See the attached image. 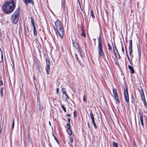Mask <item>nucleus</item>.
<instances>
[{"label": "nucleus", "instance_id": "nucleus-1", "mask_svg": "<svg viewBox=\"0 0 147 147\" xmlns=\"http://www.w3.org/2000/svg\"><path fill=\"white\" fill-rule=\"evenodd\" d=\"M15 8L16 3L13 0L6 1L2 6L3 11L7 14H9L12 12Z\"/></svg>", "mask_w": 147, "mask_h": 147}, {"label": "nucleus", "instance_id": "nucleus-2", "mask_svg": "<svg viewBox=\"0 0 147 147\" xmlns=\"http://www.w3.org/2000/svg\"><path fill=\"white\" fill-rule=\"evenodd\" d=\"M20 12L17 9L12 15L11 22L13 24H16L18 22Z\"/></svg>", "mask_w": 147, "mask_h": 147}, {"label": "nucleus", "instance_id": "nucleus-3", "mask_svg": "<svg viewBox=\"0 0 147 147\" xmlns=\"http://www.w3.org/2000/svg\"><path fill=\"white\" fill-rule=\"evenodd\" d=\"M98 52L100 57L104 56V54L103 53L100 37L98 38Z\"/></svg>", "mask_w": 147, "mask_h": 147}, {"label": "nucleus", "instance_id": "nucleus-4", "mask_svg": "<svg viewBox=\"0 0 147 147\" xmlns=\"http://www.w3.org/2000/svg\"><path fill=\"white\" fill-rule=\"evenodd\" d=\"M73 44L75 48L76 49L78 52L80 53V55L82 57L84 55V53L82 49L79 47L78 44L76 42H73Z\"/></svg>", "mask_w": 147, "mask_h": 147}, {"label": "nucleus", "instance_id": "nucleus-5", "mask_svg": "<svg viewBox=\"0 0 147 147\" xmlns=\"http://www.w3.org/2000/svg\"><path fill=\"white\" fill-rule=\"evenodd\" d=\"M124 96L125 101L128 103L129 102V98L127 90V88H124Z\"/></svg>", "mask_w": 147, "mask_h": 147}, {"label": "nucleus", "instance_id": "nucleus-6", "mask_svg": "<svg viewBox=\"0 0 147 147\" xmlns=\"http://www.w3.org/2000/svg\"><path fill=\"white\" fill-rule=\"evenodd\" d=\"M50 62L49 60H48L47 59H46V69L47 71V74H49L50 73Z\"/></svg>", "mask_w": 147, "mask_h": 147}, {"label": "nucleus", "instance_id": "nucleus-7", "mask_svg": "<svg viewBox=\"0 0 147 147\" xmlns=\"http://www.w3.org/2000/svg\"><path fill=\"white\" fill-rule=\"evenodd\" d=\"M58 32L59 36L63 38L64 35V32L63 27L57 29Z\"/></svg>", "mask_w": 147, "mask_h": 147}, {"label": "nucleus", "instance_id": "nucleus-8", "mask_svg": "<svg viewBox=\"0 0 147 147\" xmlns=\"http://www.w3.org/2000/svg\"><path fill=\"white\" fill-rule=\"evenodd\" d=\"M113 93L115 100L118 103H119L120 101L117 95V90L115 89H114L113 90Z\"/></svg>", "mask_w": 147, "mask_h": 147}, {"label": "nucleus", "instance_id": "nucleus-9", "mask_svg": "<svg viewBox=\"0 0 147 147\" xmlns=\"http://www.w3.org/2000/svg\"><path fill=\"white\" fill-rule=\"evenodd\" d=\"M129 53L130 56L132 57V40H130V42L129 43Z\"/></svg>", "mask_w": 147, "mask_h": 147}, {"label": "nucleus", "instance_id": "nucleus-10", "mask_svg": "<svg viewBox=\"0 0 147 147\" xmlns=\"http://www.w3.org/2000/svg\"><path fill=\"white\" fill-rule=\"evenodd\" d=\"M55 24L57 29L62 27V24L61 21L57 20L55 22Z\"/></svg>", "mask_w": 147, "mask_h": 147}, {"label": "nucleus", "instance_id": "nucleus-11", "mask_svg": "<svg viewBox=\"0 0 147 147\" xmlns=\"http://www.w3.org/2000/svg\"><path fill=\"white\" fill-rule=\"evenodd\" d=\"M141 97L142 100L143 101L144 106H145L146 107H147V104L145 100L144 94L143 92L141 94Z\"/></svg>", "mask_w": 147, "mask_h": 147}, {"label": "nucleus", "instance_id": "nucleus-12", "mask_svg": "<svg viewBox=\"0 0 147 147\" xmlns=\"http://www.w3.org/2000/svg\"><path fill=\"white\" fill-rule=\"evenodd\" d=\"M24 2L25 3L26 5H27L30 3H31L32 4H34V2L32 0H24Z\"/></svg>", "mask_w": 147, "mask_h": 147}, {"label": "nucleus", "instance_id": "nucleus-13", "mask_svg": "<svg viewBox=\"0 0 147 147\" xmlns=\"http://www.w3.org/2000/svg\"><path fill=\"white\" fill-rule=\"evenodd\" d=\"M140 120L142 126H143L144 123L143 122V114L142 113H140Z\"/></svg>", "mask_w": 147, "mask_h": 147}, {"label": "nucleus", "instance_id": "nucleus-14", "mask_svg": "<svg viewBox=\"0 0 147 147\" xmlns=\"http://www.w3.org/2000/svg\"><path fill=\"white\" fill-rule=\"evenodd\" d=\"M3 54L2 51L0 49V62H1L3 61Z\"/></svg>", "mask_w": 147, "mask_h": 147}, {"label": "nucleus", "instance_id": "nucleus-15", "mask_svg": "<svg viewBox=\"0 0 147 147\" xmlns=\"http://www.w3.org/2000/svg\"><path fill=\"white\" fill-rule=\"evenodd\" d=\"M62 97L66 100H67L69 98V97L66 94H63Z\"/></svg>", "mask_w": 147, "mask_h": 147}, {"label": "nucleus", "instance_id": "nucleus-16", "mask_svg": "<svg viewBox=\"0 0 147 147\" xmlns=\"http://www.w3.org/2000/svg\"><path fill=\"white\" fill-rule=\"evenodd\" d=\"M128 67L129 69L131 70L132 74H134V71L133 67L129 65H128Z\"/></svg>", "mask_w": 147, "mask_h": 147}, {"label": "nucleus", "instance_id": "nucleus-17", "mask_svg": "<svg viewBox=\"0 0 147 147\" xmlns=\"http://www.w3.org/2000/svg\"><path fill=\"white\" fill-rule=\"evenodd\" d=\"M116 57L118 59H119L120 58V55L118 53V51L116 52L115 53H114Z\"/></svg>", "mask_w": 147, "mask_h": 147}, {"label": "nucleus", "instance_id": "nucleus-18", "mask_svg": "<svg viewBox=\"0 0 147 147\" xmlns=\"http://www.w3.org/2000/svg\"><path fill=\"white\" fill-rule=\"evenodd\" d=\"M33 32H34V35H37V32L36 29V28L35 26L33 27Z\"/></svg>", "mask_w": 147, "mask_h": 147}, {"label": "nucleus", "instance_id": "nucleus-19", "mask_svg": "<svg viewBox=\"0 0 147 147\" xmlns=\"http://www.w3.org/2000/svg\"><path fill=\"white\" fill-rule=\"evenodd\" d=\"M31 21L33 27H35V26L34 24V20L32 17L31 18Z\"/></svg>", "mask_w": 147, "mask_h": 147}, {"label": "nucleus", "instance_id": "nucleus-20", "mask_svg": "<svg viewBox=\"0 0 147 147\" xmlns=\"http://www.w3.org/2000/svg\"><path fill=\"white\" fill-rule=\"evenodd\" d=\"M67 132L68 133V134L70 135H71L72 134V132L71 130V129L70 128L69 129H67Z\"/></svg>", "mask_w": 147, "mask_h": 147}, {"label": "nucleus", "instance_id": "nucleus-21", "mask_svg": "<svg viewBox=\"0 0 147 147\" xmlns=\"http://www.w3.org/2000/svg\"><path fill=\"white\" fill-rule=\"evenodd\" d=\"M82 33L81 34V35L85 37L86 35V33H85L83 29H82Z\"/></svg>", "mask_w": 147, "mask_h": 147}, {"label": "nucleus", "instance_id": "nucleus-22", "mask_svg": "<svg viewBox=\"0 0 147 147\" xmlns=\"http://www.w3.org/2000/svg\"><path fill=\"white\" fill-rule=\"evenodd\" d=\"M90 115L91 118V119H94V115L92 113V110H90Z\"/></svg>", "mask_w": 147, "mask_h": 147}, {"label": "nucleus", "instance_id": "nucleus-23", "mask_svg": "<svg viewBox=\"0 0 147 147\" xmlns=\"http://www.w3.org/2000/svg\"><path fill=\"white\" fill-rule=\"evenodd\" d=\"M113 147H118V144L115 142H113Z\"/></svg>", "mask_w": 147, "mask_h": 147}, {"label": "nucleus", "instance_id": "nucleus-24", "mask_svg": "<svg viewBox=\"0 0 147 147\" xmlns=\"http://www.w3.org/2000/svg\"><path fill=\"white\" fill-rule=\"evenodd\" d=\"M113 48L114 53H115L116 52H117V51H118L115 45H114V46L113 47Z\"/></svg>", "mask_w": 147, "mask_h": 147}, {"label": "nucleus", "instance_id": "nucleus-25", "mask_svg": "<svg viewBox=\"0 0 147 147\" xmlns=\"http://www.w3.org/2000/svg\"><path fill=\"white\" fill-rule=\"evenodd\" d=\"M61 92L63 94H64L66 93V91L65 89V88H62L61 89Z\"/></svg>", "mask_w": 147, "mask_h": 147}, {"label": "nucleus", "instance_id": "nucleus-26", "mask_svg": "<svg viewBox=\"0 0 147 147\" xmlns=\"http://www.w3.org/2000/svg\"><path fill=\"white\" fill-rule=\"evenodd\" d=\"M91 16L93 18H95V16L94 15L93 11L92 10L91 11Z\"/></svg>", "mask_w": 147, "mask_h": 147}, {"label": "nucleus", "instance_id": "nucleus-27", "mask_svg": "<svg viewBox=\"0 0 147 147\" xmlns=\"http://www.w3.org/2000/svg\"><path fill=\"white\" fill-rule=\"evenodd\" d=\"M61 106L62 108L63 109V110L64 111V112H66V109L65 107H64V105H61Z\"/></svg>", "mask_w": 147, "mask_h": 147}, {"label": "nucleus", "instance_id": "nucleus-28", "mask_svg": "<svg viewBox=\"0 0 147 147\" xmlns=\"http://www.w3.org/2000/svg\"><path fill=\"white\" fill-rule=\"evenodd\" d=\"M75 57L76 58V59L78 62H79L80 61L79 60V59L77 55L75 53Z\"/></svg>", "mask_w": 147, "mask_h": 147}, {"label": "nucleus", "instance_id": "nucleus-29", "mask_svg": "<svg viewBox=\"0 0 147 147\" xmlns=\"http://www.w3.org/2000/svg\"><path fill=\"white\" fill-rule=\"evenodd\" d=\"M107 45L108 46V49L109 50H111L112 49L110 45L108 43L107 44Z\"/></svg>", "mask_w": 147, "mask_h": 147}, {"label": "nucleus", "instance_id": "nucleus-30", "mask_svg": "<svg viewBox=\"0 0 147 147\" xmlns=\"http://www.w3.org/2000/svg\"><path fill=\"white\" fill-rule=\"evenodd\" d=\"M67 129L70 128V125L69 123H67Z\"/></svg>", "mask_w": 147, "mask_h": 147}, {"label": "nucleus", "instance_id": "nucleus-31", "mask_svg": "<svg viewBox=\"0 0 147 147\" xmlns=\"http://www.w3.org/2000/svg\"><path fill=\"white\" fill-rule=\"evenodd\" d=\"M126 55H127V58L128 59V60H129V62H130V63H131V61H130V59L129 58V56H128V55L127 53V49H126Z\"/></svg>", "mask_w": 147, "mask_h": 147}, {"label": "nucleus", "instance_id": "nucleus-32", "mask_svg": "<svg viewBox=\"0 0 147 147\" xmlns=\"http://www.w3.org/2000/svg\"><path fill=\"white\" fill-rule=\"evenodd\" d=\"M83 100L84 102H86L87 101V99L85 95L84 96H83Z\"/></svg>", "mask_w": 147, "mask_h": 147}, {"label": "nucleus", "instance_id": "nucleus-33", "mask_svg": "<svg viewBox=\"0 0 147 147\" xmlns=\"http://www.w3.org/2000/svg\"><path fill=\"white\" fill-rule=\"evenodd\" d=\"M76 110H75L74 112V117H76Z\"/></svg>", "mask_w": 147, "mask_h": 147}, {"label": "nucleus", "instance_id": "nucleus-34", "mask_svg": "<svg viewBox=\"0 0 147 147\" xmlns=\"http://www.w3.org/2000/svg\"><path fill=\"white\" fill-rule=\"evenodd\" d=\"M53 136L54 137V138H55V140H56V141L57 142V143H58V144H59V142L58 141L57 139L55 137V136L54 135H53Z\"/></svg>", "mask_w": 147, "mask_h": 147}, {"label": "nucleus", "instance_id": "nucleus-35", "mask_svg": "<svg viewBox=\"0 0 147 147\" xmlns=\"http://www.w3.org/2000/svg\"><path fill=\"white\" fill-rule=\"evenodd\" d=\"M123 44H122V46H121V49H122V52L123 53V54H124V48H123Z\"/></svg>", "mask_w": 147, "mask_h": 147}, {"label": "nucleus", "instance_id": "nucleus-36", "mask_svg": "<svg viewBox=\"0 0 147 147\" xmlns=\"http://www.w3.org/2000/svg\"><path fill=\"white\" fill-rule=\"evenodd\" d=\"M14 119L13 121V122L12 125V128L13 129L14 127Z\"/></svg>", "mask_w": 147, "mask_h": 147}, {"label": "nucleus", "instance_id": "nucleus-37", "mask_svg": "<svg viewBox=\"0 0 147 147\" xmlns=\"http://www.w3.org/2000/svg\"><path fill=\"white\" fill-rule=\"evenodd\" d=\"M138 55H139V58H140L141 53H140V51L139 49H138Z\"/></svg>", "mask_w": 147, "mask_h": 147}, {"label": "nucleus", "instance_id": "nucleus-38", "mask_svg": "<svg viewBox=\"0 0 147 147\" xmlns=\"http://www.w3.org/2000/svg\"><path fill=\"white\" fill-rule=\"evenodd\" d=\"M91 120H92V123H93V124L94 123H95L94 118L93 119H92Z\"/></svg>", "mask_w": 147, "mask_h": 147}, {"label": "nucleus", "instance_id": "nucleus-39", "mask_svg": "<svg viewBox=\"0 0 147 147\" xmlns=\"http://www.w3.org/2000/svg\"><path fill=\"white\" fill-rule=\"evenodd\" d=\"M56 92L57 93V94H59V89L58 88H57Z\"/></svg>", "mask_w": 147, "mask_h": 147}, {"label": "nucleus", "instance_id": "nucleus-40", "mask_svg": "<svg viewBox=\"0 0 147 147\" xmlns=\"http://www.w3.org/2000/svg\"><path fill=\"white\" fill-rule=\"evenodd\" d=\"M3 85V82L2 81H0V86H1Z\"/></svg>", "mask_w": 147, "mask_h": 147}, {"label": "nucleus", "instance_id": "nucleus-41", "mask_svg": "<svg viewBox=\"0 0 147 147\" xmlns=\"http://www.w3.org/2000/svg\"><path fill=\"white\" fill-rule=\"evenodd\" d=\"M93 125H94V128H95V129H96L97 128V126L96 124V123H94L93 124Z\"/></svg>", "mask_w": 147, "mask_h": 147}, {"label": "nucleus", "instance_id": "nucleus-42", "mask_svg": "<svg viewBox=\"0 0 147 147\" xmlns=\"http://www.w3.org/2000/svg\"><path fill=\"white\" fill-rule=\"evenodd\" d=\"M133 145L134 147H136L135 143L134 142H133Z\"/></svg>", "mask_w": 147, "mask_h": 147}, {"label": "nucleus", "instance_id": "nucleus-43", "mask_svg": "<svg viewBox=\"0 0 147 147\" xmlns=\"http://www.w3.org/2000/svg\"><path fill=\"white\" fill-rule=\"evenodd\" d=\"M70 142H73V139L72 138H70Z\"/></svg>", "mask_w": 147, "mask_h": 147}, {"label": "nucleus", "instance_id": "nucleus-44", "mask_svg": "<svg viewBox=\"0 0 147 147\" xmlns=\"http://www.w3.org/2000/svg\"><path fill=\"white\" fill-rule=\"evenodd\" d=\"M87 124H88V127L89 128H90L89 124V123L88 122Z\"/></svg>", "mask_w": 147, "mask_h": 147}, {"label": "nucleus", "instance_id": "nucleus-45", "mask_svg": "<svg viewBox=\"0 0 147 147\" xmlns=\"http://www.w3.org/2000/svg\"><path fill=\"white\" fill-rule=\"evenodd\" d=\"M70 114H67V116L68 117H70Z\"/></svg>", "mask_w": 147, "mask_h": 147}, {"label": "nucleus", "instance_id": "nucleus-46", "mask_svg": "<svg viewBox=\"0 0 147 147\" xmlns=\"http://www.w3.org/2000/svg\"><path fill=\"white\" fill-rule=\"evenodd\" d=\"M3 88L1 87V92H3Z\"/></svg>", "mask_w": 147, "mask_h": 147}, {"label": "nucleus", "instance_id": "nucleus-47", "mask_svg": "<svg viewBox=\"0 0 147 147\" xmlns=\"http://www.w3.org/2000/svg\"><path fill=\"white\" fill-rule=\"evenodd\" d=\"M68 121L69 122V123L70 121V119L68 118Z\"/></svg>", "mask_w": 147, "mask_h": 147}, {"label": "nucleus", "instance_id": "nucleus-48", "mask_svg": "<svg viewBox=\"0 0 147 147\" xmlns=\"http://www.w3.org/2000/svg\"><path fill=\"white\" fill-rule=\"evenodd\" d=\"M1 95L2 96H3V92H1Z\"/></svg>", "mask_w": 147, "mask_h": 147}, {"label": "nucleus", "instance_id": "nucleus-49", "mask_svg": "<svg viewBox=\"0 0 147 147\" xmlns=\"http://www.w3.org/2000/svg\"><path fill=\"white\" fill-rule=\"evenodd\" d=\"M29 137L30 138V133H29Z\"/></svg>", "mask_w": 147, "mask_h": 147}, {"label": "nucleus", "instance_id": "nucleus-50", "mask_svg": "<svg viewBox=\"0 0 147 147\" xmlns=\"http://www.w3.org/2000/svg\"><path fill=\"white\" fill-rule=\"evenodd\" d=\"M49 123L50 125H51V123L50 121L49 122Z\"/></svg>", "mask_w": 147, "mask_h": 147}]
</instances>
